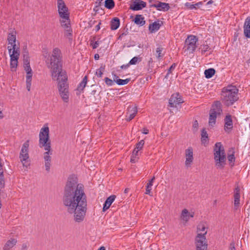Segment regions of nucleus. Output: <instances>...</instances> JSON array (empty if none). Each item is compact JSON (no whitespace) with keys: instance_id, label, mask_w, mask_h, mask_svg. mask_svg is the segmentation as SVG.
Segmentation results:
<instances>
[{"instance_id":"10","label":"nucleus","mask_w":250,"mask_h":250,"mask_svg":"<svg viewBox=\"0 0 250 250\" xmlns=\"http://www.w3.org/2000/svg\"><path fill=\"white\" fill-rule=\"evenodd\" d=\"M150 7H155L157 10L167 11L169 8L170 6L168 3L162 2L155 0H149Z\"/></svg>"},{"instance_id":"34","label":"nucleus","mask_w":250,"mask_h":250,"mask_svg":"<svg viewBox=\"0 0 250 250\" xmlns=\"http://www.w3.org/2000/svg\"><path fill=\"white\" fill-rule=\"evenodd\" d=\"M207 225L204 222H201L198 226H197V231L198 232H203V233H205V231L207 232Z\"/></svg>"},{"instance_id":"12","label":"nucleus","mask_w":250,"mask_h":250,"mask_svg":"<svg viewBox=\"0 0 250 250\" xmlns=\"http://www.w3.org/2000/svg\"><path fill=\"white\" fill-rule=\"evenodd\" d=\"M24 70L26 73V88L28 91L30 90L31 85L32 78L33 75L32 70L30 67V64L27 65H23Z\"/></svg>"},{"instance_id":"17","label":"nucleus","mask_w":250,"mask_h":250,"mask_svg":"<svg viewBox=\"0 0 250 250\" xmlns=\"http://www.w3.org/2000/svg\"><path fill=\"white\" fill-rule=\"evenodd\" d=\"M7 49L8 50L10 57L14 56V58L17 59L19 58L20 55V49L19 46H17V45H14L12 47L8 46L7 47Z\"/></svg>"},{"instance_id":"25","label":"nucleus","mask_w":250,"mask_h":250,"mask_svg":"<svg viewBox=\"0 0 250 250\" xmlns=\"http://www.w3.org/2000/svg\"><path fill=\"white\" fill-rule=\"evenodd\" d=\"M161 26L159 21H155L149 25V30L151 33H154L158 31Z\"/></svg>"},{"instance_id":"64","label":"nucleus","mask_w":250,"mask_h":250,"mask_svg":"<svg viewBox=\"0 0 250 250\" xmlns=\"http://www.w3.org/2000/svg\"><path fill=\"white\" fill-rule=\"evenodd\" d=\"M94 59L95 60H98L99 59V55L98 54H96L94 55Z\"/></svg>"},{"instance_id":"21","label":"nucleus","mask_w":250,"mask_h":250,"mask_svg":"<svg viewBox=\"0 0 250 250\" xmlns=\"http://www.w3.org/2000/svg\"><path fill=\"white\" fill-rule=\"evenodd\" d=\"M7 41L8 42V44L11 45L10 47L16 45V32L15 31H12L11 33L8 34Z\"/></svg>"},{"instance_id":"53","label":"nucleus","mask_w":250,"mask_h":250,"mask_svg":"<svg viewBox=\"0 0 250 250\" xmlns=\"http://www.w3.org/2000/svg\"><path fill=\"white\" fill-rule=\"evenodd\" d=\"M30 64V60H23V65H27Z\"/></svg>"},{"instance_id":"45","label":"nucleus","mask_w":250,"mask_h":250,"mask_svg":"<svg viewBox=\"0 0 250 250\" xmlns=\"http://www.w3.org/2000/svg\"><path fill=\"white\" fill-rule=\"evenodd\" d=\"M228 159L229 161L231 163H234L235 162V157L234 155V152H233L232 154H229L228 156Z\"/></svg>"},{"instance_id":"15","label":"nucleus","mask_w":250,"mask_h":250,"mask_svg":"<svg viewBox=\"0 0 250 250\" xmlns=\"http://www.w3.org/2000/svg\"><path fill=\"white\" fill-rule=\"evenodd\" d=\"M185 155L186 157L185 166L186 167H190L193 160L192 148L191 147H189L186 149L185 151Z\"/></svg>"},{"instance_id":"56","label":"nucleus","mask_w":250,"mask_h":250,"mask_svg":"<svg viewBox=\"0 0 250 250\" xmlns=\"http://www.w3.org/2000/svg\"><path fill=\"white\" fill-rule=\"evenodd\" d=\"M136 161V157H135V156L131 155V159H130V162L132 163H135Z\"/></svg>"},{"instance_id":"38","label":"nucleus","mask_w":250,"mask_h":250,"mask_svg":"<svg viewBox=\"0 0 250 250\" xmlns=\"http://www.w3.org/2000/svg\"><path fill=\"white\" fill-rule=\"evenodd\" d=\"M202 4V2H199L194 4H190L187 3V5L188 6V8L190 9H197L200 7V5H201Z\"/></svg>"},{"instance_id":"4","label":"nucleus","mask_w":250,"mask_h":250,"mask_svg":"<svg viewBox=\"0 0 250 250\" xmlns=\"http://www.w3.org/2000/svg\"><path fill=\"white\" fill-rule=\"evenodd\" d=\"M238 90L236 86L230 85L223 89L222 97L224 104L229 106L238 99Z\"/></svg>"},{"instance_id":"1","label":"nucleus","mask_w":250,"mask_h":250,"mask_svg":"<svg viewBox=\"0 0 250 250\" xmlns=\"http://www.w3.org/2000/svg\"><path fill=\"white\" fill-rule=\"evenodd\" d=\"M62 202L68 212L74 213V219L76 222L84 220L87 209L86 196L83 185L78 183V178L74 175L68 178Z\"/></svg>"},{"instance_id":"11","label":"nucleus","mask_w":250,"mask_h":250,"mask_svg":"<svg viewBox=\"0 0 250 250\" xmlns=\"http://www.w3.org/2000/svg\"><path fill=\"white\" fill-rule=\"evenodd\" d=\"M183 103H184V101L178 93L173 94L169 100V105L172 107H177V105Z\"/></svg>"},{"instance_id":"9","label":"nucleus","mask_w":250,"mask_h":250,"mask_svg":"<svg viewBox=\"0 0 250 250\" xmlns=\"http://www.w3.org/2000/svg\"><path fill=\"white\" fill-rule=\"evenodd\" d=\"M57 7L58 13L61 19H67L69 18V14L68 8L63 0H57Z\"/></svg>"},{"instance_id":"59","label":"nucleus","mask_w":250,"mask_h":250,"mask_svg":"<svg viewBox=\"0 0 250 250\" xmlns=\"http://www.w3.org/2000/svg\"><path fill=\"white\" fill-rule=\"evenodd\" d=\"M129 63H128V64H126V65L124 64V65H122V66H121V68H122V69H127V68L129 67Z\"/></svg>"},{"instance_id":"55","label":"nucleus","mask_w":250,"mask_h":250,"mask_svg":"<svg viewBox=\"0 0 250 250\" xmlns=\"http://www.w3.org/2000/svg\"><path fill=\"white\" fill-rule=\"evenodd\" d=\"M23 60H28L29 59V57L28 56V52H25L23 55Z\"/></svg>"},{"instance_id":"60","label":"nucleus","mask_w":250,"mask_h":250,"mask_svg":"<svg viewBox=\"0 0 250 250\" xmlns=\"http://www.w3.org/2000/svg\"><path fill=\"white\" fill-rule=\"evenodd\" d=\"M148 132H149V130L146 128H144L143 129V133H144L145 134H147L148 133Z\"/></svg>"},{"instance_id":"8","label":"nucleus","mask_w":250,"mask_h":250,"mask_svg":"<svg viewBox=\"0 0 250 250\" xmlns=\"http://www.w3.org/2000/svg\"><path fill=\"white\" fill-rule=\"evenodd\" d=\"M198 38L194 35H189L185 41V46L188 50L193 53L197 47Z\"/></svg>"},{"instance_id":"51","label":"nucleus","mask_w":250,"mask_h":250,"mask_svg":"<svg viewBox=\"0 0 250 250\" xmlns=\"http://www.w3.org/2000/svg\"><path fill=\"white\" fill-rule=\"evenodd\" d=\"M229 250H236L234 242H232L229 244Z\"/></svg>"},{"instance_id":"57","label":"nucleus","mask_w":250,"mask_h":250,"mask_svg":"<svg viewBox=\"0 0 250 250\" xmlns=\"http://www.w3.org/2000/svg\"><path fill=\"white\" fill-rule=\"evenodd\" d=\"M128 34V29H124V31L121 34L122 36H126Z\"/></svg>"},{"instance_id":"3","label":"nucleus","mask_w":250,"mask_h":250,"mask_svg":"<svg viewBox=\"0 0 250 250\" xmlns=\"http://www.w3.org/2000/svg\"><path fill=\"white\" fill-rule=\"evenodd\" d=\"M49 129L47 126H44L40 130L39 133V146L40 147H44L46 151L44 153V166L45 170L49 171L51 166L52 155L51 151V143L49 136Z\"/></svg>"},{"instance_id":"52","label":"nucleus","mask_w":250,"mask_h":250,"mask_svg":"<svg viewBox=\"0 0 250 250\" xmlns=\"http://www.w3.org/2000/svg\"><path fill=\"white\" fill-rule=\"evenodd\" d=\"M139 151V150L134 148V149L133 150V151L132 152V155L135 156V157H136V156L138 155Z\"/></svg>"},{"instance_id":"2","label":"nucleus","mask_w":250,"mask_h":250,"mask_svg":"<svg viewBox=\"0 0 250 250\" xmlns=\"http://www.w3.org/2000/svg\"><path fill=\"white\" fill-rule=\"evenodd\" d=\"M48 67L51 69L52 79L58 82L59 93L61 90L62 91L69 90L67 76L66 72L62 69L61 50L58 48L53 49Z\"/></svg>"},{"instance_id":"41","label":"nucleus","mask_w":250,"mask_h":250,"mask_svg":"<svg viewBox=\"0 0 250 250\" xmlns=\"http://www.w3.org/2000/svg\"><path fill=\"white\" fill-rule=\"evenodd\" d=\"M4 187V179L3 172H0V188H3Z\"/></svg>"},{"instance_id":"13","label":"nucleus","mask_w":250,"mask_h":250,"mask_svg":"<svg viewBox=\"0 0 250 250\" xmlns=\"http://www.w3.org/2000/svg\"><path fill=\"white\" fill-rule=\"evenodd\" d=\"M137 107L136 105H130L128 106L126 113V121L129 122L132 120L137 113Z\"/></svg>"},{"instance_id":"35","label":"nucleus","mask_w":250,"mask_h":250,"mask_svg":"<svg viewBox=\"0 0 250 250\" xmlns=\"http://www.w3.org/2000/svg\"><path fill=\"white\" fill-rule=\"evenodd\" d=\"M208 135L205 128H203L201 131V141L203 144H206L207 142Z\"/></svg>"},{"instance_id":"29","label":"nucleus","mask_w":250,"mask_h":250,"mask_svg":"<svg viewBox=\"0 0 250 250\" xmlns=\"http://www.w3.org/2000/svg\"><path fill=\"white\" fill-rule=\"evenodd\" d=\"M217 116L218 115L215 114L214 112L210 111L208 121V124L209 125L213 126L215 124Z\"/></svg>"},{"instance_id":"26","label":"nucleus","mask_w":250,"mask_h":250,"mask_svg":"<svg viewBox=\"0 0 250 250\" xmlns=\"http://www.w3.org/2000/svg\"><path fill=\"white\" fill-rule=\"evenodd\" d=\"M18 59L14 56L10 57V68L12 71H16L18 66Z\"/></svg>"},{"instance_id":"16","label":"nucleus","mask_w":250,"mask_h":250,"mask_svg":"<svg viewBox=\"0 0 250 250\" xmlns=\"http://www.w3.org/2000/svg\"><path fill=\"white\" fill-rule=\"evenodd\" d=\"M224 130L228 133L230 132L233 127L231 116L229 114L227 115L224 119Z\"/></svg>"},{"instance_id":"22","label":"nucleus","mask_w":250,"mask_h":250,"mask_svg":"<svg viewBox=\"0 0 250 250\" xmlns=\"http://www.w3.org/2000/svg\"><path fill=\"white\" fill-rule=\"evenodd\" d=\"M115 198L116 196L115 195H112L106 199L104 204L103 208V211H105L109 208L110 206H111V204L114 202Z\"/></svg>"},{"instance_id":"23","label":"nucleus","mask_w":250,"mask_h":250,"mask_svg":"<svg viewBox=\"0 0 250 250\" xmlns=\"http://www.w3.org/2000/svg\"><path fill=\"white\" fill-rule=\"evenodd\" d=\"M17 240L15 238H11L8 240L3 247V250H10L15 246L17 243Z\"/></svg>"},{"instance_id":"48","label":"nucleus","mask_w":250,"mask_h":250,"mask_svg":"<svg viewBox=\"0 0 250 250\" xmlns=\"http://www.w3.org/2000/svg\"><path fill=\"white\" fill-rule=\"evenodd\" d=\"M209 48V47L208 44H204L203 45V49L201 50L202 54H204L206 52H207Z\"/></svg>"},{"instance_id":"27","label":"nucleus","mask_w":250,"mask_h":250,"mask_svg":"<svg viewBox=\"0 0 250 250\" xmlns=\"http://www.w3.org/2000/svg\"><path fill=\"white\" fill-rule=\"evenodd\" d=\"M134 22L140 26L144 25L146 21L144 20V18L141 15H137L134 19Z\"/></svg>"},{"instance_id":"19","label":"nucleus","mask_w":250,"mask_h":250,"mask_svg":"<svg viewBox=\"0 0 250 250\" xmlns=\"http://www.w3.org/2000/svg\"><path fill=\"white\" fill-rule=\"evenodd\" d=\"M210 111L215 113V114L220 115L222 113L221 104L219 101H216L212 105Z\"/></svg>"},{"instance_id":"37","label":"nucleus","mask_w":250,"mask_h":250,"mask_svg":"<svg viewBox=\"0 0 250 250\" xmlns=\"http://www.w3.org/2000/svg\"><path fill=\"white\" fill-rule=\"evenodd\" d=\"M130 79L129 78L126 79L125 80L118 79L117 80L114 79V82H115L118 85H123L127 84L130 81Z\"/></svg>"},{"instance_id":"54","label":"nucleus","mask_w":250,"mask_h":250,"mask_svg":"<svg viewBox=\"0 0 250 250\" xmlns=\"http://www.w3.org/2000/svg\"><path fill=\"white\" fill-rule=\"evenodd\" d=\"M96 41V37H94L90 41V45L92 47L93 46V43L95 42Z\"/></svg>"},{"instance_id":"58","label":"nucleus","mask_w":250,"mask_h":250,"mask_svg":"<svg viewBox=\"0 0 250 250\" xmlns=\"http://www.w3.org/2000/svg\"><path fill=\"white\" fill-rule=\"evenodd\" d=\"M100 24L101 22H99L98 25H97L95 27L96 32L98 31L100 29Z\"/></svg>"},{"instance_id":"47","label":"nucleus","mask_w":250,"mask_h":250,"mask_svg":"<svg viewBox=\"0 0 250 250\" xmlns=\"http://www.w3.org/2000/svg\"><path fill=\"white\" fill-rule=\"evenodd\" d=\"M152 186V184H151L150 183H148L147 184V186L146 187V194H149L150 191L151 190V187Z\"/></svg>"},{"instance_id":"40","label":"nucleus","mask_w":250,"mask_h":250,"mask_svg":"<svg viewBox=\"0 0 250 250\" xmlns=\"http://www.w3.org/2000/svg\"><path fill=\"white\" fill-rule=\"evenodd\" d=\"M104 69V67L101 66L99 69L96 70V75L97 77L101 78L103 74V71Z\"/></svg>"},{"instance_id":"39","label":"nucleus","mask_w":250,"mask_h":250,"mask_svg":"<svg viewBox=\"0 0 250 250\" xmlns=\"http://www.w3.org/2000/svg\"><path fill=\"white\" fill-rule=\"evenodd\" d=\"M163 48L162 47H157L156 50V52L157 54V58L158 59H160L161 57L163 56V54H162V52L163 51Z\"/></svg>"},{"instance_id":"61","label":"nucleus","mask_w":250,"mask_h":250,"mask_svg":"<svg viewBox=\"0 0 250 250\" xmlns=\"http://www.w3.org/2000/svg\"><path fill=\"white\" fill-rule=\"evenodd\" d=\"M198 125V123L197 121H195L193 124V127L197 128Z\"/></svg>"},{"instance_id":"33","label":"nucleus","mask_w":250,"mask_h":250,"mask_svg":"<svg viewBox=\"0 0 250 250\" xmlns=\"http://www.w3.org/2000/svg\"><path fill=\"white\" fill-rule=\"evenodd\" d=\"M181 218L186 222L189 220V212L187 209H184L182 210L181 215Z\"/></svg>"},{"instance_id":"30","label":"nucleus","mask_w":250,"mask_h":250,"mask_svg":"<svg viewBox=\"0 0 250 250\" xmlns=\"http://www.w3.org/2000/svg\"><path fill=\"white\" fill-rule=\"evenodd\" d=\"M87 82V76H85L83 79L82 82L79 83L77 89L79 91H83L84 88L85 87Z\"/></svg>"},{"instance_id":"50","label":"nucleus","mask_w":250,"mask_h":250,"mask_svg":"<svg viewBox=\"0 0 250 250\" xmlns=\"http://www.w3.org/2000/svg\"><path fill=\"white\" fill-rule=\"evenodd\" d=\"M101 42V41H99L98 40L97 41H95V42L94 43H93L92 48L93 49L97 48L98 47L99 43Z\"/></svg>"},{"instance_id":"36","label":"nucleus","mask_w":250,"mask_h":250,"mask_svg":"<svg viewBox=\"0 0 250 250\" xmlns=\"http://www.w3.org/2000/svg\"><path fill=\"white\" fill-rule=\"evenodd\" d=\"M115 6V3L113 0H105L104 1V6L108 9H112Z\"/></svg>"},{"instance_id":"6","label":"nucleus","mask_w":250,"mask_h":250,"mask_svg":"<svg viewBox=\"0 0 250 250\" xmlns=\"http://www.w3.org/2000/svg\"><path fill=\"white\" fill-rule=\"evenodd\" d=\"M29 141L27 140L22 146L19 158L21 163L23 167H28L30 163H29Z\"/></svg>"},{"instance_id":"14","label":"nucleus","mask_w":250,"mask_h":250,"mask_svg":"<svg viewBox=\"0 0 250 250\" xmlns=\"http://www.w3.org/2000/svg\"><path fill=\"white\" fill-rule=\"evenodd\" d=\"M146 3L141 0H134L130 5V9L134 11H138L146 7Z\"/></svg>"},{"instance_id":"31","label":"nucleus","mask_w":250,"mask_h":250,"mask_svg":"<svg viewBox=\"0 0 250 250\" xmlns=\"http://www.w3.org/2000/svg\"><path fill=\"white\" fill-rule=\"evenodd\" d=\"M60 22L61 23V26L64 28V30L70 27L69 17L67 18V19H61V20H60Z\"/></svg>"},{"instance_id":"42","label":"nucleus","mask_w":250,"mask_h":250,"mask_svg":"<svg viewBox=\"0 0 250 250\" xmlns=\"http://www.w3.org/2000/svg\"><path fill=\"white\" fill-rule=\"evenodd\" d=\"M145 144V141L143 140H141L140 142H139L137 144L136 147L135 148L138 149L139 150H141Z\"/></svg>"},{"instance_id":"5","label":"nucleus","mask_w":250,"mask_h":250,"mask_svg":"<svg viewBox=\"0 0 250 250\" xmlns=\"http://www.w3.org/2000/svg\"><path fill=\"white\" fill-rule=\"evenodd\" d=\"M214 159L217 168L223 169L226 165V156L225 149L220 142L215 144L213 148Z\"/></svg>"},{"instance_id":"28","label":"nucleus","mask_w":250,"mask_h":250,"mask_svg":"<svg viewBox=\"0 0 250 250\" xmlns=\"http://www.w3.org/2000/svg\"><path fill=\"white\" fill-rule=\"evenodd\" d=\"M59 93L63 102L66 103L68 102L69 97V90L66 91H62L61 90L60 92H59Z\"/></svg>"},{"instance_id":"63","label":"nucleus","mask_w":250,"mask_h":250,"mask_svg":"<svg viewBox=\"0 0 250 250\" xmlns=\"http://www.w3.org/2000/svg\"><path fill=\"white\" fill-rule=\"evenodd\" d=\"M22 250L27 249V245H26V244H22Z\"/></svg>"},{"instance_id":"43","label":"nucleus","mask_w":250,"mask_h":250,"mask_svg":"<svg viewBox=\"0 0 250 250\" xmlns=\"http://www.w3.org/2000/svg\"><path fill=\"white\" fill-rule=\"evenodd\" d=\"M176 66V64L175 63H173L171 65V66L168 69L167 73L165 76L166 78H168L169 74H170L171 73V72L175 68Z\"/></svg>"},{"instance_id":"24","label":"nucleus","mask_w":250,"mask_h":250,"mask_svg":"<svg viewBox=\"0 0 250 250\" xmlns=\"http://www.w3.org/2000/svg\"><path fill=\"white\" fill-rule=\"evenodd\" d=\"M120 21L118 18H113L110 23V28L112 30H116L120 26Z\"/></svg>"},{"instance_id":"62","label":"nucleus","mask_w":250,"mask_h":250,"mask_svg":"<svg viewBox=\"0 0 250 250\" xmlns=\"http://www.w3.org/2000/svg\"><path fill=\"white\" fill-rule=\"evenodd\" d=\"M103 0H96V4L97 5V6L101 5L102 2Z\"/></svg>"},{"instance_id":"46","label":"nucleus","mask_w":250,"mask_h":250,"mask_svg":"<svg viewBox=\"0 0 250 250\" xmlns=\"http://www.w3.org/2000/svg\"><path fill=\"white\" fill-rule=\"evenodd\" d=\"M139 58L137 57H134L130 60L129 62V65L135 64L137 62Z\"/></svg>"},{"instance_id":"20","label":"nucleus","mask_w":250,"mask_h":250,"mask_svg":"<svg viewBox=\"0 0 250 250\" xmlns=\"http://www.w3.org/2000/svg\"><path fill=\"white\" fill-rule=\"evenodd\" d=\"M244 34L246 37L250 38V17H248L245 21Z\"/></svg>"},{"instance_id":"44","label":"nucleus","mask_w":250,"mask_h":250,"mask_svg":"<svg viewBox=\"0 0 250 250\" xmlns=\"http://www.w3.org/2000/svg\"><path fill=\"white\" fill-rule=\"evenodd\" d=\"M104 82H105V83H106V84L108 86H112L114 84L113 81H112L111 79H110L107 77H105L104 78Z\"/></svg>"},{"instance_id":"7","label":"nucleus","mask_w":250,"mask_h":250,"mask_svg":"<svg viewBox=\"0 0 250 250\" xmlns=\"http://www.w3.org/2000/svg\"><path fill=\"white\" fill-rule=\"evenodd\" d=\"M207 231L205 233H198L195 239V244L196 250H207L208 244L206 240V235Z\"/></svg>"},{"instance_id":"49","label":"nucleus","mask_w":250,"mask_h":250,"mask_svg":"<svg viewBox=\"0 0 250 250\" xmlns=\"http://www.w3.org/2000/svg\"><path fill=\"white\" fill-rule=\"evenodd\" d=\"M65 32H66V35L67 36V37H71L72 36V30L71 28V27L70 28H68L67 29H66L65 30H64Z\"/></svg>"},{"instance_id":"32","label":"nucleus","mask_w":250,"mask_h":250,"mask_svg":"<svg viewBox=\"0 0 250 250\" xmlns=\"http://www.w3.org/2000/svg\"><path fill=\"white\" fill-rule=\"evenodd\" d=\"M215 70L214 68H209L205 70L204 74L206 78H211L215 74Z\"/></svg>"},{"instance_id":"18","label":"nucleus","mask_w":250,"mask_h":250,"mask_svg":"<svg viewBox=\"0 0 250 250\" xmlns=\"http://www.w3.org/2000/svg\"><path fill=\"white\" fill-rule=\"evenodd\" d=\"M240 189L238 186L236 187L234 189V205L236 209H237L240 204Z\"/></svg>"}]
</instances>
